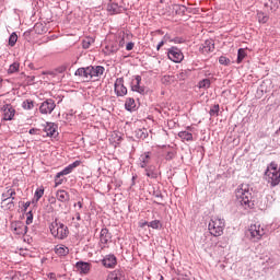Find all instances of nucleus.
Returning a JSON list of instances; mask_svg holds the SVG:
<instances>
[{"mask_svg":"<svg viewBox=\"0 0 280 280\" xmlns=\"http://www.w3.org/2000/svg\"><path fill=\"white\" fill-rule=\"evenodd\" d=\"M235 196L238 205L244 209H253V192H250V186L248 184H241L236 190Z\"/></svg>","mask_w":280,"mask_h":280,"instance_id":"nucleus-1","label":"nucleus"},{"mask_svg":"<svg viewBox=\"0 0 280 280\" xmlns=\"http://www.w3.org/2000/svg\"><path fill=\"white\" fill-rule=\"evenodd\" d=\"M49 230L51 235L57 240H67L69 236V228L65 225V223L58 222V219H55V221L49 224Z\"/></svg>","mask_w":280,"mask_h":280,"instance_id":"nucleus-2","label":"nucleus"},{"mask_svg":"<svg viewBox=\"0 0 280 280\" xmlns=\"http://www.w3.org/2000/svg\"><path fill=\"white\" fill-rule=\"evenodd\" d=\"M267 183L270 187H277L280 184V167L276 162H271L265 172Z\"/></svg>","mask_w":280,"mask_h":280,"instance_id":"nucleus-3","label":"nucleus"},{"mask_svg":"<svg viewBox=\"0 0 280 280\" xmlns=\"http://www.w3.org/2000/svg\"><path fill=\"white\" fill-rule=\"evenodd\" d=\"M224 219H211V221L208 224V231L213 237H220L221 235H224Z\"/></svg>","mask_w":280,"mask_h":280,"instance_id":"nucleus-4","label":"nucleus"},{"mask_svg":"<svg viewBox=\"0 0 280 280\" xmlns=\"http://www.w3.org/2000/svg\"><path fill=\"white\" fill-rule=\"evenodd\" d=\"M81 164L82 162L80 160H77L73 163L66 166L62 171L57 173L55 176V187H59V185H62V183H65V178H62V176L71 174V172H73L75 167H80Z\"/></svg>","mask_w":280,"mask_h":280,"instance_id":"nucleus-5","label":"nucleus"},{"mask_svg":"<svg viewBox=\"0 0 280 280\" xmlns=\"http://www.w3.org/2000/svg\"><path fill=\"white\" fill-rule=\"evenodd\" d=\"M56 109V101L52 98H47L39 105V113L42 115H51Z\"/></svg>","mask_w":280,"mask_h":280,"instance_id":"nucleus-6","label":"nucleus"},{"mask_svg":"<svg viewBox=\"0 0 280 280\" xmlns=\"http://www.w3.org/2000/svg\"><path fill=\"white\" fill-rule=\"evenodd\" d=\"M167 57L172 60V62H183L185 55H183V51L176 47L173 46L167 51Z\"/></svg>","mask_w":280,"mask_h":280,"instance_id":"nucleus-7","label":"nucleus"},{"mask_svg":"<svg viewBox=\"0 0 280 280\" xmlns=\"http://www.w3.org/2000/svg\"><path fill=\"white\" fill-rule=\"evenodd\" d=\"M249 234L250 240H253L254 242H259V240H261V237L266 235V231L264 230V228H261V225L254 224L249 226Z\"/></svg>","mask_w":280,"mask_h":280,"instance_id":"nucleus-8","label":"nucleus"},{"mask_svg":"<svg viewBox=\"0 0 280 280\" xmlns=\"http://www.w3.org/2000/svg\"><path fill=\"white\" fill-rule=\"evenodd\" d=\"M114 92L117 97H124L128 95V88L124 85V78H117L114 83Z\"/></svg>","mask_w":280,"mask_h":280,"instance_id":"nucleus-9","label":"nucleus"},{"mask_svg":"<svg viewBox=\"0 0 280 280\" xmlns=\"http://www.w3.org/2000/svg\"><path fill=\"white\" fill-rule=\"evenodd\" d=\"M112 240H113V234H110L108 229L103 228L100 233V244H101L102 250L108 247V244H110Z\"/></svg>","mask_w":280,"mask_h":280,"instance_id":"nucleus-10","label":"nucleus"},{"mask_svg":"<svg viewBox=\"0 0 280 280\" xmlns=\"http://www.w3.org/2000/svg\"><path fill=\"white\" fill-rule=\"evenodd\" d=\"M2 109L4 115L3 119L5 121H12L14 119V115H16V109H14L11 104L4 105Z\"/></svg>","mask_w":280,"mask_h":280,"instance_id":"nucleus-11","label":"nucleus"},{"mask_svg":"<svg viewBox=\"0 0 280 280\" xmlns=\"http://www.w3.org/2000/svg\"><path fill=\"white\" fill-rule=\"evenodd\" d=\"M213 49H215V43L213 39H206L199 47V51H201V54H211Z\"/></svg>","mask_w":280,"mask_h":280,"instance_id":"nucleus-12","label":"nucleus"},{"mask_svg":"<svg viewBox=\"0 0 280 280\" xmlns=\"http://www.w3.org/2000/svg\"><path fill=\"white\" fill-rule=\"evenodd\" d=\"M74 75H77L78 78H83L85 82H90L91 81L90 66L85 68L77 69L74 72Z\"/></svg>","mask_w":280,"mask_h":280,"instance_id":"nucleus-13","label":"nucleus"},{"mask_svg":"<svg viewBox=\"0 0 280 280\" xmlns=\"http://www.w3.org/2000/svg\"><path fill=\"white\" fill-rule=\"evenodd\" d=\"M58 125L54 124V122H47L45 128H44V132H46V137H58Z\"/></svg>","mask_w":280,"mask_h":280,"instance_id":"nucleus-14","label":"nucleus"},{"mask_svg":"<svg viewBox=\"0 0 280 280\" xmlns=\"http://www.w3.org/2000/svg\"><path fill=\"white\" fill-rule=\"evenodd\" d=\"M16 190L13 188L7 189L1 195V205H5L8 200H16Z\"/></svg>","mask_w":280,"mask_h":280,"instance_id":"nucleus-15","label":"nucleus"},{"mask_svg":"<svg viewBox=\"0 0 280 280\" xmlns=\"http://www.w3.org/2000/svg\"><path fill=\"white\" fill-rule=\"evenodd\" d=\"M102 264L105 268H114L117 266V257L113 254H108L102 259Z\"/></svg>","mask_w":280,"mask_h":280,"instance_id":"nucleus-16","label":"nucleus"},{"mask_svg":"<svg viewBox=\"0 0 280 280\" xmlns=\"http://www.w3.org/2000/svg\"><path fill=\"white\" fill-rule=\"evenodd\" d=\"M104 71L105 69L103 66H90V80L104 75Z\"/></svg>","mask_w":280,"mask_h":280,"instance_id":"nucleus-17","label":"nucleus"},{"mask_svg":"<svg viewBox=\"0 0 280 280\" xmlns=\"http://www.w3.org/2000/svg\"><path fill=\"white\" fill-rule=\"evenodd\" d=\"M140 161V167L145 168L148 165H150V162L152 161V152H144L139 158Z\"/></svg>","mask_w":280,"mask_h":280,"instance_id":"nucleus-18","label":"nucleus"},{"mask_svg":"<svg viewBox=\"0 0 280 280\" xmlns=\"http://www.w3.org/2000/svg\"><path fill=\"white\" fill-rule=\"evenodd\" d=\"M136 84L131 86V91L140 93V95H145V88L141 86V75H136Z\"/></svg>","mask_w":280,"mask_h":280,"instance_id":"nucleus-19","label":"nucleus"},{"mask_svg":"<svg viewBox=\"0 0 280 280\" xmlns=\"http://www.w3.org/2000/svg\"><path fill=\"white\" fill-rule=\"evenodd\" d=\"M75 268L78 272H80L81 275H88V272L91 270V264L84 262V261H78L75 264Z\"/></svg>","mask_w":280,"mask_h":280,"instance_id":"nucleus-20","label":"nucleus"},{"mask_svg":"<svg viewBox=\"0 0 280 280\" xmlns=\"http://www.w3.org/2000/svg\"><path fill=\"white\" fill-rule=\"evenodd\" d=\"M56 198L59 202H69V200H71V196L67 190H57Z\"/></svg>","mask_w":280,"mask_h":280,"instance_id":"nucleus-21","label":"nucleus"},{"mask_svg":"<svg viewBox=\"0 0 280 280\" xmlns=\"http://www.w3.org/2000/svg\"><path fill=\"white\" fill-rule=\"evenodd\" d=\"M55 253L59 257H67V255H69V247H67L66 245L59 244L55 247Z\"/></svg>","mask_w":280,"mask_h":280,"instance_id":"nucleus-22","label":"nucleus"},{"mask_svg":"<svg viewBox=\"0 0 280 280\" xmlns=\"http://www.w3.org/2000/svg\"><path fill=\"white\" fill-rule=\"evenodd\" d=\"M106 280H124V270L121 269H116L112 271Z\"/></svg>","mask_w":280,"mask_h":280,"instance_id":"nucleus-23","label":"nucleus"},{"mask_svg":"<svg viewBox=\"0 0 280 280\" xmlns=\"http://www.w3.org/2000/svg\"><path fill=\"white\" fill-rule=\"evenodd\" d=\"M144 172H145V176H148V178H158L159 177V174H156L155 165H147V167H144Z\"/></svg>","mask_w":280,"mask_h":280,"instance_id":"nucleus-24","label":"nucleus"},{"mask_svg":"<svg viewBox=\"0 0 280 280\" xmlns=\"http://www.w3.org/2000/svg\"><path fill=\"white\" fill-rule=\"evenodd\" d=\"M125 108L129 113H132V110L137 109V103H135V98L128 97L125 102Z\"/></svg>","mask_w":280,"mask_h":280,"instance_id":"nucleus-25","label":"nucleus"},{"mask_svg":"<svg viewBox=\"0 0 280 280\" xmlns=\"http://www.w3.org/2000/svg\"><path fill=\"white\" fill-rule=\"evenodd\" d=\"M173 11L175 12V14H178L179 16H184L185 12H187V7L183 4H174Z\"/></svg>","mask_w":280,"mask_h":280,"instance_id":"nucleus-26","label":"nucleus"},{"mask_svg":"<svg viewBox=\"0 0 280 280\" xmlns=\"http://www.w3.org/2000/svg\"><path fill=\"white\" fill-rule=\"evenodd\" d=\"M178 137L182 141H194V135L189 131H179Z\"/></svg>","mask_w":280,"mask_h":280,"instance_id":"nucleus-27","label":"nucleus"},{"mask_svg":"<svg viewBox=\"0 0 280 280\" xmlns=\"http://www.w3.org/2000/svg\"><path fill=\"white\" fill-rule=\"evenodd\" d=\"M16 235H25L27 233V225L23 223H18V225L14 229Z\"/></svg>","mask_w":280,"mask_h":280,"instance_id":"nucleus-28","label":"nucleus"},{"mask_svg":"<svg viewBox=\"0 0 280 280\" xmlns=\"http://www.w3.org/2000/svg\"><path fill=\"white\" fill-rule=\"evenodd\" d=\"M191 75V70H182L179 73H177V80L185 81L187 78Z\"/></svg>","mask_w":280,"mask_h":280,"instance_id":"nucleus-29","label":"nucleus"},{"mask_svg":"<svg viewBox=\"0 0 280 280\" xmlns=\"http://www.w3.org/2000/svg\"><path fill=\"white\" fill-rule=\"evenodd\" d=\"M107 10L108 12H112V14H119L120 9H119V4L112 2L107 5Z\"/></svg>","mask_w":280,"mask_h":280,"instance_id":"nucleus-30","label":"nucleus"},{"mask_svg":"<svg viewBox=\"0 0 280 280\" xmlns=\"http://www.w3.org/2000/svg\"><path fill=\"white\" fill-rule=\"evenodd\" d=\"M93 43H95V38H93V37H85L82 40L83 49H89V47H91L93 45Z\"/></svg>","mask_w":280,"mask_h":280,"instance_id":"nucleus-31","label":"nucleus"},{"mask_svg":"<svg viewBox=\"0 0 280 280\" xmlns=\"http://www.w3.org/2000/svg\"><path fill=\"white\" fill-rule=\"evenodd\" d=\"M137 139H148V130L147 129H138L136 130Z\"/></svg>","mask_w":280,"mask_h":280,"instance_id":"nucleus-32","label":"nucleus"},{"mask_svg":"<svg viewBox=\"0 0 280 280\" xmlns=\"http://www.w3.org/2000/svg\"><path fill=\"white\" fill-rule=\"evenodd\" d=\"M106 51H108V54H117V51H119V46H117V44H109L105 47Z\"/></svg>","mask_w":280,"mask_h":280,"instance_id":"nucleus-33","label":"nucleus"},{"mask_svg":"<svg viewBox=\"0 0 280 280\" xmlns=\"http://www.w3.org/2000/svg\"><path fill=\"white\" fill-rule=\"evenodd\" d=\"M210 117H218L220 115V105L215 104L210 108L209 112Z\"/></svg>","mask_w":280,"mask_h":280,"instance_id":"nucleus-34","label":"nucleus"},{"mask_svg":"<svg viewBox=\"0 0 280 280\" xmlns=\"http://www.w3.org/2000/svg\"><path fill=\"white\" fill-rule=\"evenodd\" d=\"M22 107L24 108V110H32V108H34V101L32 100H25L22 103Z\"/></svg>","mask_w":280,"mask_h":280,"instance_id":"nucleus-35","label":"nucleus"},{"mask_svg":"<svg viewBox=\"0 0 280 280\" xmlns=\"http://www.w3.org/2000/svg\"><path fill=\"white\" fill-rule=\"evenodd\" d=\"M198 86H199V89H210L211 80L203 79V80L199 81Z\"/></svg>","mask_w":280,"mask_h":280,"instance_id":"nucleus-36","label":"nucleus"},{"mask_svg":"<svg viewBox=\"0 0 280 280\" xmlns=\"http://www.w3.org/2000/svg\"><path fill=\"white\" fill-rule=\"evenodd\" d=\"M246 58V50L244 48H240L237 51V65L242 62Z\"/></svg>","mask_w":280,"mask_h":280,"instance_id":"nucleus-37","label":"nucleus"},{"mask_svg":"<svg viewBox=\"0 0 280 280\" xmlns=\"http://www.w3.org/2000/svg\"><path fill=\"white\" fill-rule=\"evenodd\" d=\"M2 209H7L8 211H13L14 209V200L10 199L5 203H1Z\"/></svg>","mask_w":280,"mask_h":280,"instance_id":"nucleus-38","label":"nucleus"},{"mask_svg":"<svg viewBox=\"0 0 280 280\" xmlns=\"http://www.w3.org/2000/svg\"><path fill=\"white\" fill-rule=\"evenodd\" d=\"M16 40H19V35H16V33H12L9 37V46L14 47V45H16Z\"/></svg>","mask_w":280,"mask_h":280,"instance_id":"nucleus-39","label":"nucleus"},{"mask_svg":"<svg viewBox=\"0 0 280 280\" xmlns=\"http://www.w3.org/2000/svg\"><path fill=\"white\" fill-rule=\"evenodd\" d=\"M21 67V65L19 62H13L9 69H8V73H16V71H19V68Z\"/></svg>","mask_w":280,"mask_h":280,"instance_id":"nucleus-40","label":"nucleus"},{"mask_svg":"<svg viewBox=\"0 0 280 280\" xmlns=\"http://www.w3.org/2000/svg\"><path fill=\"white\" fill-rule=\"evenodd\" d=\"M149 226L151 229L159 230V229H162L163 224H161L160 220H154V221L149 222Z\"/></svg>","mask_w":280,"mask_h":280,"instance_id":"nucleus-41","label":"nucleus"},{"mask_svg":"<svg viewBox=\"0 0 280 280\" xmlns=\"http://www.w3.org/2000/svg\"><path fill=\"white\" fill-rule=\"evenodd\" d=\"M219 62L221 65H223L224 67H229V65H231V59H229V57H225V56H221L219 58Z\"/></svg>","mask_w":280,"mask_h":280,"instance_id":"nucleus-42","label":"nucleus"},{"mask_svg":"<svg viewBox=\"0 0 280 280\" xmlns=\"http://www.w3.org/2000/svg\"><path fill=\"white\" fill-rule=\"evenodd\" d=\"M176 158V152L174 151H168L165 155V161H174Z\"/></svg>","mask_w":280,"mask_h":280,"instance_id":"nucleus-43","label":"nucleus"},{"mask_svg":"<svg viewBox=\"0 0 280 280\" xmlns=\"http://www.w3.org/2000/svg\"><path fill=\"white\" fill-rule=\"evenodd\" d=\"M44 194H45V189H43V188L36 189V191H35L36 202H38V200L40 199L42 196H44Z\"/></svg>","mask_w":280,"mask_h":280,"instance_id":"nucleus-44","label":"nucleus"},{"mask_svg":"<svg viewBox=\"0 0 280 280\" xmlns=\"http://www.w3.org/2000/svg\"><path fill=\"white\" fill-rule=\"evenodd\" d=\"M32 222H34V214L32 213V211H28L26 213V224H32Z\"/></svg>","mask_w":280,"mask_h":280,"instance_id":"nucleus-45","label":"nucleus"},{"mask_svg":"<svg viewBox=\"0 0 280 280\" xmlns=\"http://www.w3.org/2000/svg\"><path fill=\"white\" fill-rule=\"evenodd\" d=\"M153 196L155 198H158L159 201H156V205H161V202H163V194H161L160 191L154 192Z\"/></svg>","mask_w":280,"mask_h":280,"instance_id":"nucleus-46","label":"nucleus"},{"mask_svg":"<svg viewBox=\"0 0 280 280\" xmlns=\"http://www.w3.org/2000/svg\"><path fill=\"white\" fill-rule=\"evenodd\" d=\"M163 40H164V43H173L174 38H172V36H170V34H165L163 36Z\"/></svg>","mask_w":280,"mask_h":280,"instance_id":"nucleus-47","label":"nucleus"},{"mask_svg":"<svg viewBox=\"0 0 280 280\" xmlns=\"http://www.w3.org/2000/svg\"><path fill=\"white\" fill-rule=\"evenodd\" d=\"M173 43L176 45H182V43H185V39L183 37H175L173 38Z\"/></svg>","mask_w":280,"mask_h":280,"instance_id":"nucleus-48","label":"nucleus"},{"mask_svg":"<svg viewBox=\"0 0 280 280\" xmlns=\"http://www.w3.org/2000/svg\"><path fill=\"white\" fill-rule=\"evenodd\" d=\"M132 49H135V43L129 42V43L126 45V50H127V51H132Z\"/></svg>","mask_w":280,"mask_h":280,"instance_id":"nucleus-49","label":"nucleus"},{"mask_svg":"<svg viewBox=\"0 0 280 280\" xmlns=\"http://www.w3.org/2000/svg\"><path fill=\"white\" fill-rule=\"evenodd\" d=\"M172 80V77L170 75H164L162 79L163 84H170V81Z\"/></svg>","mask_w":280,"mask_h":280,"instance_id":"nucleus-50","label":"nucleus"},{"mask_svg":"<svg viewBox=\"0 0 280 280\" xmlns=\"http://www.w3.org/2000/svg\"><path fill=\"white\" fill-rule=\"evenodd\" d=\"M65 71H67V67L65 66L57 68V73H65Z\"/></svg>","mask_w":280,"mask_h":280,"instance_id":"nucleus-51","label":"nucleus"},{"mask_svg":"<svg viewBox=\"0 0 280 280\" xmlns=\"http://www.w3.org/2000/svg\"><path fill=\"white\" fill-rule=\"evenodd\" d=\"M38 132H39V129H36V128H32L28 131L30 135H38Z\"/></svg>","mask_w":280,"mask_h":280,"instance_id":"nucleus-52","label":"nucleus"},{"mask_svg":"<svg viewBox=\"0 0 280 280\" xmlns=\"http://www.w3.org/2000/svg\"><path fill=\"white\" fill-rule=\"evenodd\" d=\"M30 205H32V202H30V201H27V202L24 203V206H23V211H24V212H26L27 209H30Z\"/></svg>","mask_w":280,"mask_h":280,"instance_id":"nucleus-53","label":"nucleus"},{"mask_svg":"<svg viewBox=\"0 0 280 280\" xmlns=\"http://www.w3.org/2000/svg\"><path fill=\"white\" fill-rule=\"evenodd\" d=\"M178 280H191V279H190L189 276H187V275H180V276L178 277Z\"/></svg>","mask_w":280,"mask_h":280,"instance_id":"nucleus-54","label":"nucleus"},{"mask_svg":"<svg viewBox=\"0 0 280 280\" xmlns=\"http://www.w3.org/2000/svg\"><path fill=\"white\" fill-rule=\"evenodd\" d=\"M163 45H165V40H161L158 46H156V50L159 51L161 49V47H163Z\"/></svg>","mask_w":280,"mask_h":280,"instance_id":"nucleus-55","label":"nucleus"},{"mask_svg":"<svg viewBox=\"0 0 280 280\" xmlns=\"http://www.w3.org/2000/svg\"><path fill=\"white\" fill-rule=\"evenodd\" d=\"M150 222L144 221V222H140V226L141 229H143V226H149Z\"/></svg>","mask_w":280,"mask_h":280,"instance_id":"nucleus-56","label":"nucleus"},{"mask_svg":"<svg viewBox=\"0 0 280 280\" xmlns=\"http://www.w3.org/2000/svg\"><path fill=\"white\" fill-rule=\"evenodd\" d=\"M48 279L56 280V273L54 272L48 273Z\"/></svg>","mask_w":280,"mask_h":280,"instance_id":"nucleus-57","label":"nucleus"},{"mask_svg":"<svg viewBox=\"0 0 280 280\" xmlns=\"http://www.w3.org/2000/svg\"><path fill=\"white\" fill-rule=\"evenodd\" d=\"M260 23H268V16H264V18L260 20Z\"/></svg>","mask_w":280,"mask_h":280,"instance_id":"nucleus-58","label":"nucleus"},{"mask_svg":"<svg viewBox=\"0 0 280 280\" xmlns=\"http://www.w3.org/2000/svg\"><path fill=\"white\" fill-rule=\"evenodd\" d=\"M74 207H79V209H82V207H83L82 201H79L78 203H74Z\"/></svg>","mask_w":280,"mask_h":280,"instance_id":"nucleus-59","label":"nucleus"},{"mask_svg":"<svg viewBox=\"0 0 280 280\" xmlns=\"http://www.w3.org/2000/svg\"><path fill=\"white\" fill-rule=\"evenodd\" d=\"M75 218H77L78 221L82 220V217H80V212L75 213Z\"/></svg>","mask_w":280,"mask_h":280,"instance_id":"nucleus-60","label":"nucleus"},{"mask_svg":"<svg viewBox=\"0 0 280 280\" xmlns=\"http://www.w3.org/2000/svg\"><path fill=\"white\" fill-rule=\"evenodd\" d=\"M3 86V79L0 78V89Z\"/></svg>","mask_w":280,"mask_h":280,"instance_id":"nucleus-61","label":"nucleus"},{"mask_svg":"<svg viewBox=\"0 0 280 280\" xmlns=\"http://www.w3.org/2000/svg\"><path fill=\"white\" fill-rule=\"evenodd\" d=\"M160 280H163V276H161Z\"/></svg>","mask_w":280,"mask_h":280,"instance_id":"nucleus-62","label":"nucleus"}]
</instances>
